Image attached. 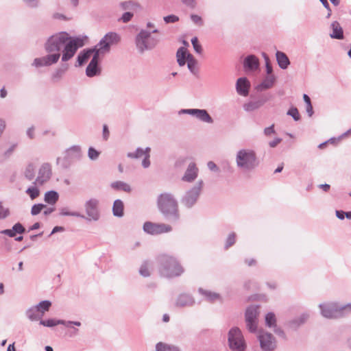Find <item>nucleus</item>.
<instances>
[{
  "label": "nucleus",
  "mask_w": 351,
  "mask_h": 351,
  "mask_svg": "<svg viewBox=\"0 0 351 351\" xmlns=\"http://www.w3.org/2000/svg\"><path fill=\"white\" fill-rule=\"evenodd\" d=\"M69 40V35L66 32H60L49 37L45 44V49L48 54L35 58L32 65L39 68L49 66L58 62L60 58V52Z\"/></svg>",
  "instance_id": "f257e3e1"
},
{
  "label": "nucleus",
  "mask_w": 351,
  "mask_h": 351,
  "mask_svg": "<svg viewBox=\"0 0 351 351\" xmlns=\"http://www.w3.org/2000/svg\"><path fill=\"white\" fill-rule=\"evenodd\" d=\"M157 206L166 219L176 223L179 221L180 215L178 203L174 195L170 193H163L157 197Z\"/></svg>",
  "instance_id": "f03ea898"
},
{
  "label": "nucleus",
  "mask_w": 351,
  "mask_h": 351,
  "mask_svg": "<svg viewBox=\"0 0 351 351\" xmlns=\"http://www.w3.org/2000/svg\"><path fill=\"white\" fill-rule=\"evenodd\" d=\"M235 162L237 168L244 173L252 172L259 165L256 152L249 148H242L237 152Z\"/></svg>",
  "instance_id": "7ed1b4c3"
},
{
  "label": "nucleus",
  "mask_w": 351,
  "mask_h": 351,
  "mask_svg": "<svg viewBox=\"0 0 351 351\" xmlns=\"http://www.w3.org/2000/svg\"><path fill=\"white\" fill-rule=\"evenodd\" d=\"M158 261L160 263V273L163 276L172 278L178 276L184 272L182 267L173 257L161 255Z\"/></svg>",
  "instance_id": "20e7f679"
},
{
  "label": "nucleus",
  "mask_w": 351,
  "mask_h": 351,
  "mask_svg": "<svg viewBox=\"0 0 351 351\" xmlns=\"http://www.w3.org/2000/svg\"><path fill=\"white\" fill-rule=\"evenodd\" d=\"M321 314L328 319H337L351 313V303L339 305L336 302H327L319 304Z\"/></svg>",
  "instance_id": "39448f33"
},
{
  "label": "nucleus",
  "mask_w": 351,
  "mask_h": 351,
  "mask_svg": "<svg viewBox=\"0 0 351 351\" xmlns=\"http://www.w3.org/2000/svg\"><path fill=\"white\" fill-rule=\"evenodd\" d=\"M158 32V29H154L152 32L145 29H142L136 36L135 42L136 45L141 53L145 51L154 49L159 42V39L152 36V33Z\"/></svg>",
  "instance_id": "423d86ee"
},
{
  "label": "nucleus",
  "mask_w": 351,
  "mask_h": 351,
  "mask_svg": "<svg viewBox=\"0 0 351 351\" xmlns=\"http://www.w3.org/2000/svg\"><path fill=\"white\" fill-rule=\"evenodd\" d=\"M203 187V180H199L193 187L185 192L181 198V204L187 208H191L197 202Z\"/></svg>",
  "instance_id": "0eeeda50"
},
{
  "label": "nucleus",
  "mask_w": 351,
  "mask_h": 351,
  "mask_svg": "<svg viewBox=\"0 0 351 351\" xmlns=\"http://www.w3.org/2000/svg\"><path fill=\"white\" fill-rule=\"evenodd\" d=\"M228 346L233 351H245L246 344L241 330L237 327L232 328L228 332Z\"/></svg>",
  "instance_id": "6e6552de"
},
{
  "label": "nucleus",
  "mask_w": 351,
  "mask_h": 351,
  "mask_svg": "<svg viewBox=\"0 0 351 351\" xmlns=\"http://www.w3.org/2000/svg\"><path fill=\"white\" fill-rule=\"evenodd\" d=\"M82 155L81 147L79 145H73L64 152V158H58L57 164L62 168H68L72 161L80 158Z\"/></svg>",
  "instance_id": "1a4fd4ad"
},
{
  "label": "nucleus",
  "mask_w": 351,
  "mask_h": 351,
  "mask_svg": "<svg viewBox=\"0 0 351 351\" xmlns=\"http://www.w3.org/2000/svg\"><path fill=\"white\" fill-rule=\"evenodd\" d=\"M99 201L93 197L86 200L84 203V210L86 215L85 217L88 221H97L100 219Z\"/></svg>",
  "instance_id": "9d476101"
},
{
  "label": "nucleus",
  "mask_w": 351,
  "mask_h": 351,
  "mask_svg": "<svg viewBox=\"0 0 351 351\" xmlns=\"http://www.w3.org/2000/svg\"><path fill=\"white\" fill-rule=\"evenodd\" d=\"M84 45L83 40L79 38H75L72 40H69L64 46L62 60L66 62L73 57L77 50Z\"/></svg>",
  "instance_id": "9b49d317"
},
{
  "label": "nucleus",
  "mask_w": 351,
  "mask_h": 351,
  "mask_svg": "<svg viewBox=\"0 0 351 351\" xmlns=\"http://www.w3.org/2000/svg\"><path fill=\"white\" fill-rule=\"evenodd\" d=\"M143 231L148 234L158 235L163 233L169 232L172 230L170 225L163 223H154L146 221L143 226Z\"/></svg>",
  "instance_id": "f8f14e48"
},
{
  "label": "nucleus",
  "mask_w": 351,
  "mask_h": 351,
  "mask_svg": "<svg viewBox=\"0 0 351 351\" xmlns=\"http://www.w3.org/2000/svg\"><path fill=\"white\" fill-rule=\"evenodd\" d=\"M258 308V306H250L245 311L246 326L251 332H256L257 330Z\"/></svg>",
  "instance_id": "ddd939ff"
},
{
  "label": "nucleus",
  "mask_w": 351,
  "mask_h": 351,
  "mask_svg": "<svg viewBox=\"0 0 351 351\" xmlns=\"http://www.w3.org/2000/svg\"><path fill=\"white\" fill-rule=\"evenodd\" d=\"M119 40L120 37L117 33L108 32L96 46V47H98L97 51L104 55L105 53L110 51V47L111 45L117 44Z\"/></svg>",
  "instance_id": "4468645a"
},
{
  "label": "nucleus",
  "mask_w": 351,
  "mask_h": 351,
  "mask_svg": "<svg viewBox=\"0 0 351 351\" xmlns=\"http://www.w3.org/2000/svg\"><path fill=\"white\" fill-rule=\"evenodd\" d=\"M258 339L263 351H273L276 349V341L271 333L261 330Z\"/></svg>",
  "instance_id": "2eb2a0df"
},
{
  "label": "nucleus",
  "mask_w": 351,
  "mask_h": 351,
  "mask_svg": "<svg viewBox=\"0 0 351 351\" xmlns=\"http://www.w3.org/2000/svg\"><path fill=\"white\" fill-rule=\"evenodd\" d=\"M149 152V147H146L145 149L142 148H137L134 152L128 153L127 156L130 158H140L143 156L144 158L142 161V165L144 168H147L150 165Z\"/></svg>",
  "instance_id": "dca6fc26"
},
{
  "label": "nucleus",
  "mask_w": 351,
  "mask_h": 351,
  "mask_svg": "<svg viewBox=\"0 0 351 351\" xmlns=\"http://www.w3.org/2000/svg\"><path fill=\"white\" fill-rule=\"evenodd\" d=\"M51 176V167L49 163H44L39 169L35 184L42 185L47 182Z\"/></svg>",
  "instance_id": "f3484780"
},
{
  "label": "nucleus",
  "mask_w": 351,
  "mask_h": 351,
  "mask_svg": "<svg viewBox=\"0 0 351 351\" xmlns=\"http://www.w3.org/2000/svg\"><path fill=\"white\" fill-rule=\"evenodd\" d=\"M102 55L98 51H96L93 55L90 63L86 69V74L88 77H93L100 73V69L98 66V62L100 56Z\"/></svg>",
  "instance_id": "a211bd4d"
},
{
  "label": "nucleus",
  "mask_w": 351,
  "mask_h": 351,
  "mask_svg": "<svg viewBox=\"0 0 351 351\" xmlns=\"http://www.w3.org/2000/svg\"><path fill=\"white\" fill-rule=\"evenodd\" d=\"M40 324L46 327H53L59 324H62L65 326L66 327H70L71 325H74L76 326H80L82 325L80 322H73V321H65L63 319H49L47 320H40Z\"/></svg>",
  "instance_id": "6ab92c4d"
},
{
  "label": "nucleus",
  "mask_w": 351,
  "mask_h": 351,
  "mask_svg": "<svg viewBox=\"0 0 351 351\" xmlns=\"http://www.w3.org/2000/svg\"><path fill=\"white\" fill-rule=\"evenodd\" d=\"M194 304L195 299L191 295L187 293L180 294L175 301V306L179 308L192 306Z\"/></svg>",
  "instance_id": "aec40b11"
},
{
  "label": "nucleus",
  "mask_w": 351,
  "mask_h": 351,
  "mask_svg": "<svg viewBox=\"0 0 351 351\" xmlns=\"http://www.w3.org/2000/svg\"><path fill=\"white\" fill-rule=\"evenodd\" d=\"M198 168L196 167L195 162H191L182 178V180L187 182H193L198 176Z\"/></svg>",
  "instance_id": "412c9836"
},
{
  "label": "nucleus",
  "mask_w": 351,
  "mask_h": 351,
  "mask_svg": "<svg viewBox=\"0 0 351 351\" xmlns=\"http://www.w3.org/2000/svg\"><path fill=\"white\" fill-rule=\"evenodd\" d=\"M250 88V83L246 77H240L237 80L236 89L239 95L244 97L247 96Z\"/></svg>",
  "instance_id": "4be33fe9"
},
{
  "label": "nucleus",
  "mask_w": 351,
  "mask_h": 351,
  "mask_svg": "<svg viewBox=\"0 0 351 351\" xmlns=\"http://www.w3.org/2000/svg\"><path fill=\"white\" fill-rule=\"evenodd\" d=\"M243 67L246 71H256L259 67L258 58L254 55L247 56L243 61Z\"/></svg>",
  "instance_id": "5701e85b"
},
{
  "label": "nucleus",
  "mask_w": 351,
  "mask_h": 351,
  "mask_svg": "<svg viewBox=\"0 0 351 351\" xmlns=\"http://www.w3.org/2000/svg\"><path fill=\"white\" fill-rule=\"evenodd\" d=\"M276 82V77L274 75H270L266 76L263 82L256 86V89L258 91H263L264 90H267L273 87L274 83Z\"/></svg>",
  "instance_id": "b1692460"
},
{
  "label": "nucleus",
  "mask_w": 351,
  "mask_h": 351,
  "mask_svg": "<svg viewBox=\"0 0 351 351\" xmlns=\"http://www.w3.org/2000/svg\"><path fill=\"white\" fill-rule=\"evenodd\" d=\"M309 315L307 313H303L300 315L298 317H296L287 324L288 327L293 329L296 330L301 325L304 324L307 319H308Z\"/></svg>",
  "instance_id": "393cba45"
},
{
  "label": "nucleus",
  "mask_w": 351,
  "mask_h": 351,
  "mask_svg": "<svg viewBox=\"0 0 351 351\" xmlns=\"http://www.w3.org/2000/svg\"><path fill=\"white\" fill-rule=\"evenodd\" d=\"M330 28L332 29V32L330 34V36L332 38L339 40L343 38V31L339 22L333 21L330 25Z\"/></svg>",
  "instance_id": "a878e982"
},
{
  "label": "nucleus",
  "mask_w": 351,
  "mask_h": 351,
  "mask_svg": "<svg viewBox=\"0 0 351 351\" xmlns=\"http://www.w3.org/2000/svg\"><path fill=\"white\" fill-rule=\"evenodd\" d=\"M25 231V229L20 223H15L12 229L3 230L1 232V234L7 235L10 237H15L16 234H23Z\"/></svg>",
  "instance_id": "bb28decb"
},
{
  "label": "nucleus",
  "mask_w": 351,
  "mask_h": 351,
  "mask_svg": "<svg viewBox=\"0 0 351 351\" xmlns=\"http://www.w3.org/2000/svg\"><path fill=\"white\" fill-rule=\"evenodd\" d=\"M276 61L279 67L282 69H286L290 64V61L288 56L282 51H278L276 53Z\"/></svg>",
  "instance_id": "cd10ccee"
},
{
  "label": "nucleus",
  "mask_w": 351,
  "mask_h": 351,
  "mask_svg": "<svg viewBox=\"0 0 351 351\" xmlns=\"http://www.w3.org/2000/svg\"><path fill=\"white\" fill-rule=\"evenodd\" d=\"M198 292L199 293V294L203 295L207 301L210 302H214L217 300H221V296L217 293L213 292L208 290H205L202 288H199L198 289Z\"/></svg>",
  "instance_id": "c85d7f7f"
},
{
  "label": "nucleus",
  "mask_w": 351,
  "mask_h": 351,
  "mask_svg": "<svg viewBox=\"0 0 351 351\" xmlns=\"http://www.w3.org/2000/svg\"><path fill=\"white\" fill-rule=\"evenodd\" d=\"M97 51V48L90 49L88 50H84L77 56V62L79 65L83 64L86 62L90 57L93 58L95 52Z\"/></svg>",
  "instance_id": "c756f323"
},
{
  "label": "nucleus",
  "mask_w": 351,
  "mask_h": 351,
  "mask_svg": "<svg viewBox=\"0 0 351 351\" xmlns=\"http://www.w3.org/2000/svg\"><path fill=\"white\" fill-rule=\"evenodd\" d=\"M26 316L27 317V318L32 321V322H35V321H38V320H42V317H43L42 315V314L38 311V310L37 309V307H36V306H33L32 307H30L29 308H28L27 311H26Z\"/></svg>",
  "instance_id": "7c9ffc66"
},
{
  "label": "nucleus",
  "mask_w": 351,
  "mask_h": 351,
  "mask_svg": "<svg viewBox=\"0 0 351 351\" xmlns=\"http://www.w3.org/2000/svg\"><path fill=\"white\" fill-rule=\"evenodd\" d=\"M124 205L121 199H116L112 206L113 215L117 217L123 216Z\"/></svg>",
  "instance_id": "2f4dec72"
},
{
  "label": "nucleus",
  "mask_w": 351,
  "mask_h": 351,
  "mask_svg": "<svg viewBox=\"0 0 351 351\" xmlns=\"http://www.w3.org/2000/svg\"><path fill=\"white\" fill-rule=\"evenodd\" d=\"M59 195L55 191H49L45 193L44 200L50 205H54L58 200Z\"/></svg>",
  "instance_id": "473e14b6"
},
{
  "label": "nucleus",
  "mask_w": 351,
  "mask_h": 351,
  "mask_svg": "<svg viewBox=\"0 0 351 351\" xmlns=\"http://www.w3.org/2000/svg\"><path fill=\"white\" fill-rule=\"evenodd\" d=\"M200 121L206 123H213V119L208 114V112L204 109H199L196 117Z\"/></svg>",
  "instance_id": "72a5a7b5"
},
{
  "label": "nucleus",
  "mask_w": 351,
  "mask_h": 351,
  "mask_svg": "<svg viewBox=\"0 0 351 351\" xmlns=\"http://www.w3.org/2000/svg\"><path fill=\"white\" fill-rule=\"evenodd\" d=\"M187 50L184 47H180L178 49L176 53L177 62L180 66H184L186 64V58L187 57Z\"/></svg>",
  "instance_id": "f704fd0d"
},
{
  "label": "nucleus",
  "mask_w": 351,
  "mask_h": 351,
  "mask_svg": "<svg viewBox=\"0 0 351 351\" xmlns=\"http://www.w3.org/2000/svg\"><path fill=\"white\" fill-rule=\"evenodd\" d=\"M120 5L123 10H138L141 9V5L132 0L121 2Z\"/></svg>",
  "instance_id": "c9c22d12"
},
{
  "label": "nucleus",
  "mask_w": 351,
  "mask_h": 351,
  "mask_svg": "<svg viewBox=\"0 0 351 351\" xmlns=\"http://www.w3.org/2000/svg\"><path fill=\"white\" fill-rule=\"evenodd\" d=\"M60 215L75 217L84 219L85 216L77 211H71L68 207H62L60 208Z\"/></svg>",
  "instance_id": "e433bc0d"
},
{
  "label": "nucleus",
  "mask_w": 351,
  "mask_h": 351,
  "mask_svg": "<svg viewBox=\"0 0 351 351\" xmlns=\"http://www.w3.org/2000/svg\"><path fill=\"white\" fill-rule=\"evenodd\" d=\"M265 325L269 328H274L277 326V319L274 313L269 312L266 314Z\"/></svg>",
  "instance_id": "4c0bfd02"
},
{
  "label": "nucleus",
  "mask_w": 351,
  "mask_h": 351,
  "mask_svg": "<svg viewBox=\"0 0 351 351\" xmlns=\"http://www.w3.org/2000/svg\"><path fill=\"white\" fill-rule=\"evenodd\" d=\"M111 187L116 190H121L125 192H130L131 191V187L130 186L121 181H117L114 182L111 184Z\"/></svg>",
  "instance_id": "58836bf2"
},
{
  "label": "nucleus",
  "mask_w": 351,
  "mask_h": 351,
  "mask_svg": "<svg viewBox=\"0 0 351 351\" xmlns=\"http://www.w3.org/2000/svg\"><path fill=\"white\" fill-rule=\"evenodd\" d=\"M265 101H250L244 104L243 108L245 111L247 112L253 111L259 108L261 106L263 105Z\"/></svg>",
  "instance_id": "ea45409f"
},
{
  "label": "nucleus",
  "mask_w": 351,
  "mask_h": 351,
  "mask_svg": "<svg viewBox=\"0 0 351 351\" xmlns=\"http://www.w3.org/2000/svg\"><path fill=\"white\" fill-rule=\"evenodd\" d=\"M68 69V65L66 64H63L60 68L56 69L52 74V80L55 82L60 80L66 70Z\"/></svg>",
  "instance_id": "a19ab883"
},
{
  "label": "nucleus",
  "mask_w": 351,
  "mask_h": 351,
  "mask_svg": "<svg viewBox=\"0 0 351 351\" xmlns=\"http://www.w3.org/2000/svg\"><path fill=\"white\" fill-rule=\"evenodd\" d=\"M35 306H36V307H37V309L38 310V311L43 316L45 315V312H47L49 310V308L51 306V302L49 300H43Z\"/></svg>",
  "instance_id": "79ce46f5"
},
{
  "label": "nucleus",
  "mask_w": 351,
  "mask_h": 351,
  "mask_svg": "<svg viewBox=\"0 0 351 351\" xmlns=\"http://www.w3.org/2000/svg\"><path fill=\"white\" fill-rule=\"evenodd\" d=\"M156 351H180L176 346L159 342L156 346Z\"/></svg>",
  "instance_id": "37998d69"
},
{
  "label": "nucleus",
  "mask_w": 351,
  "mask_h": 351,
  "mask_svg": "<svg viewBox=\"0 0 351 351\" xmlns=\"http://www.w3.org/2000/svg\"><path fill=\"white\" fill-rule=\"evenodd\" d=\"M35 176V167L33 164H29L25 171V176L29 180H32Z\"/></svg>",
  "instance_id": "c03bdc74"
},
{
  "label": "nucleus",
  "mask_w": 351,
  "mask_h": 351,
  "mask_svg": "<svg viewBox=\"0 0 351 351\" xmlns=\"http://www.w3.org/2000/svg\"><path fill=\"white\" fill-rule=\"evenodd\" d=\"M26 193L29 195L32 199H34L39 195L40 191L37 187L32 186L26 190Z\"/></svg>",
  "instance_id": "a18cd8bd"
},
{
  "label": "nucleus",
  "mask_w": 351,
  "mask_h": 351,
  "mask_svg": "<svg viewBox=\"0 0 351 351\" xmlns=\"http://www.w3.org/2000/svg\"><path fill=\"white\" fill-rule=\"evenodd\" d=\"M139 273L141 276L143 277H148L150 275L149 271V263L145 262L142 264V265L140 267Z\"/></svg>",
  "instance_id": "49530a36"
},
{
  "label": "nucleus",
  "mask_w": 351,
  "mask_h": 351,
  "mask_svg": "<svg viewBox=\"0 0 351 351\" xmlns=\"http://www.w3.org/2000/svg\"><path fill=\"white\" fill-rule=\"evenodd\" d=\"M46 208V205L43 204H37L32 206L31 209V214L32 215H38L43 209Z\"/></svg>",
  "instance_id": "de8ad7c7"
},
{
  "label": "nucleus",
  "mask_w": 351,
  "mask_h": 351,
  "mask_svg": "<svg viewBox=\"0 0 351 351\" xmlns=\"http://www.w3.org/2000/svg\"><path fill=\"white\" fill-rule=\"evenodd\" d=\"M100 152L90 147L88 150V156L91 160H96L99 156Z\"/></svg>",
  "instance_id": "09e8293b"
},
{
  "label": "nucleus",
  "mask_w": 351,
  "mask_h": 351,
  "mask_svg": "<svg viewBox=\"0 0 351 351\" xmlns=\"http://www.w3.org/2000/svg\"><path fill=\"white\" fill-rule=\"evenodd\" d=\"M235 241L236 234L234 232L230 233L226 241L225 248L228 249L232 245H233L235 243Z\"/></svg>",
  "instance_id": "8fccbe9b"
},
{
  "label": "nucleus",
  "mask_w": 351,
  "mask_h": 351,
  "mask_svg": "<svg viewBox=\"0 0 351 351\" xmlns=\"http://www.w3.org/2000/svg\"><path fill=\"white\" fill-rule=\"evenodd\" d=\"M287 114L292 117L295 121H299L300 119V115L299 114L298 110L295 107L291 108L288 110Z\"/></svg>",
  "instance_id": "3c124183"
},
{
  "label": "nucleus",
  "mask_w": 351,
  "mask_h": 351,
  "mask_svg": "<svg viewBox=\"0 0 351 351\" xmlns=\"http://www.w3.org/2000/svg\"><path fill=\"white\" fill-rule=\"evenodd\" d=\"M191 43L193 45V49L196 53L200 54L202 52V47L200 44H199L198 39L197 37H194L191 39Z\"/></svg>",
  "instance_id": "603ef678"
},
{
  "label": "nucleus",
  "mask_w": 351,
  "mask_h": 351,
  "mask_svg": "<svg viewBox=\"0 0 351 351\" xmlns=\"http://www.w3.org/2000/svg\"><path fill=\"white\" fill-rule=\"evenodd\" d=\"M198 110H199V109H195V108L182 109L178 112V114H190V115H192V116L196 117Z\"/></svg>",
  "instance_id": "864d4df0"
},
{
  "label": "nucleus",
  "mask_w": 351,
  "mask_h": 351,
  "mask_svg": "<svg viewBox=\"0 0 351 351\" xmlns=\"http://www.w3.org/2000/svg\"><path fill=\"white\" fill-rule=\"evenodd\" d=\"M10 215V210L8 208H5L3 206L2 203L0 202V219H5Z\"/></svg>",
  "instance_id": "5fc2aeb1"
},
{
  "label": "nucleus",
  "mask_w": 351,
  "mask_h": 351,
  "mask_svg": "<svg viewBox=\"0 0 351 351\" xmlns=\"http://www.w3.org/2000/svg\"><path fill=\"white\" fill-rule=\"evenodd\" d=\"M166 23H173L179 21V17L174 14L166 16L163 18Z\"/></svg>",
  "instance_id": "6e6d98bb"
},
{
  "label": "nucleus",
  "mask_w": 351,
  "mask_h": 351,
  "mask_svg": "<svg viewBox=\"0 0 351 351\" xmlns=\"http://www.w3.org/2000/svg\"><path fill=\"white\" fill-rule=\"evenodd\" d=\"M24 3L29 8H36L39 5V0H23Z\"/></svg>",
  "instance_id": "4d7b16f0"
},
{
  "label": "nucleus",
  "mask_w": 351,
  "mask_h": 351,
  "mask_svg": "<svg viewBox=\"0 0 351 351\" xmlns=\"http://www.w3.org/2000/svg\"><path fill=\"white\" fill-rule=\"evenodd\" d=\"M197 61L187 63L189 70L194 75L197 74Z\"/></svg>",
  "instance_id": "13d9d810"
},
{
  "label": "nucleus",
  "mask_w": 351,
  "mask_h": 351,
  "mask_svg": "<svg viewBox=\"0 0 351 351\" xmlns=\"http://www.w3.org/2000/svg\"><path fill=\"white\" fill-rule=\"evenodd\" d=\"M133 15H134L133 13H132L130 12H126L122 15L121 21L123 23H128L132 19V18L133 17Z\"/></svg>",
  "instance_id": "bf43d9fd"
},
{
  "label": "nucleus",
  "mask_w": 351,
  "mask_h": 351,
  "mask_svg": "<svg viewBox=\"0 0 351 351\" xmlns=\"http://www.w3.org/2000/svg\"><path fill=\"white\" fill-rule=\"evenodd\" d=\"M191 19L193 21V22H194L195 24H197L199 25H203L202 19L197 14H191Z\"/></svg>",
  "instance_id": "052dcab7"
},
{
  "label": "nucleus",
  "mask_w": 351,
  "mask_h": 351,
  "mask_svg": "<svg viewBox=\"0 0 351 351\" xmlns=\"http://www.w3.org/2000/svg\"><path fill=\"white\" fill-rule=\"evenodd\" d=\"M273 331L278 335L279 337H282L284 339H286L287 337L285 333V332L280 328H278L277 326L273 328Z\"/></svg>",
  "instance_id": "680f3d73"
},
{
  "label": "nucleus",
  "mask_w": 351,
  "mask_h": 351,
  "mask_svg": "<svg viewBox=\"0 0 351 351\" xmlns=\"http://www.w3.org/2000/svg\"><path fill=\"white\" fill-rule=\"evenodd\" d=\"M207 167L211 171L217 172L219 171V167L216 165V164L213 161H209L207 163Z\"/></svg>",
  "instance_id": "e2e57ef3"
},
{
  "label": "nucleus",
  "mask_w": 351,
  "mask_h": 351,
  "mask_svg": "<svg viewBox=\"0 0 351 351\" xmlns=\"http://www.w3.org/2000/svg\"><path fill=\"white\" fill-rule=\"evenodd\" d=\"M275 133L274 125H271L269 127L265 128L264 130V134L265 136H270Z\"/></svg>",
  "instance_id": "0e129e2a"
},
{
  "label": "nucleus",
  "mask_w": 351,
  "mask_h": 351,
  "mask_svg": "<svg viewBox=\"0 0 351 351\" xmlns=\"http://www.w3.org/2000/svg\"><path fill=\"white\" fill-rule=\"evenodd\" d=\"M182 2L186 5L187 7L191 8H194L196 6L195 0H181Z\"/></svg>",
  "instance_id": "69168bd1"
},
{
  "label": "nucleus",
  "mask_w": 351,
  "mask_h": 351,
  "mask_svg": "<svg viewBox=\"0 0 351 351\" xmlns=\"http://www.w3.org/2000/svg\"><path fill=\"white\" fill-rule=\"evenodd\" d=\"M319 1L322 3L324 7L328 10V12L327 14V18H329L331 15V10H330V8L328 1L327 0H319Z\"/></svg>",
  "instance_id": "338daca9"
},
{
  "label": "nucleus",
  "mask_w": 351,
  "mask_h": 351,
  "mask_svg": "<svg viewBox=\"0 0 351 351\" xmlns=\"http://www.w3.org/2000/svg\"><path fill=\"white\" fill-rule=\"evenodd\" d=\"M282 141V138H276L273 141H270L269 143V145L271 147H276L280 142Z\"/></svg>",
  "instance_id": "774afa93"
}]
</instances>
